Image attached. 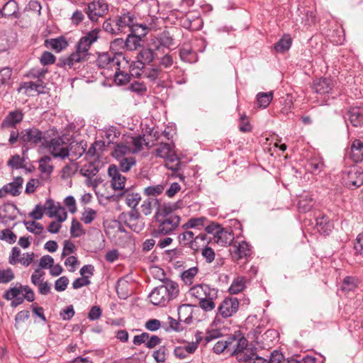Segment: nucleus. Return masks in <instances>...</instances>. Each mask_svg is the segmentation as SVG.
<instances>
[{"instance_id":"nucleus-49","label":"nucleus","mask_w":363,"mask_h":363,"mask_svg":"<svg viewBox=\"0 0 363 363\" xmlns=\"http://www.w3.org/2000/svg\"><path fill=\"white\" fill-rule=\"evenodd\" d=\"M357 281L355 278L347 277L344 279L341 286V290L345 292H348L354 290L357 287Z\"/></svg>"},{"instance_id":"nucleus-63","label":"nucleus","mask_w":363,"mask_h":363,"mask_svg":"<svg viewBox=\"0 0 363 363\" xmlns=\"http://www.w3.org/2000/svg\"><path fill=\"white\" fill-rule=\"evenodd\" d=\"M172 208L170 205H162L159 207L157 212L155 215L156 219H160V218H164L172 214Z\"/></svg>"},{"instance_id":"nucleus-23","label":"nucleus","mask_w":363,"mask_h":363,"mask_svg":"<svg viewBox=\"0 0 363 363\" xmlns=\"http://www.w3.org/2000/svg\"><path fill=\"white\" fill-rule=\"evenodd\" d=\"M348 114L350 123L353 126L359 127L363 124V108H352L348 111Z\"/></svg>"},{"instance_id":"nucleus-21","label":"nucleus","mask_w":363,"mask_h":363,"mask_svg":"<svg viewBox=\"0 0 363 363\" xmlns=\"http://www.w3.org/2000/svg\"><path fill=\"white\" fill-rule=\"evenodd\" d=\"M332 83L330 79L321 78L313 84V89L316 93L320 94H328L332 90Z\"/></svg>"},{"instance_id":"nucleus-37","label":"nucleus","mask_w":363,"mask_h":363,"mask_svg":"<svg viewBox=\"0 0 363 363\" xmlns=\"http://www.w3.org/2000/svg\"><path fill=\"white\" fill-rule=\"evenodd\" d=\"M273 99V92H259L257 95V104L259 108H267Z\"/></svg>"},{"instance_id":"nucleus-61","label":"nucleus","mask_w":363,"mask_h":363,"mask_svg":"<svg viewBox=\"0 0 363 363\" xmlns=\"http://www.w3.org/2000/svg\"><path fill=\"white\" fill-rule=\"evenodd\" d=\"M12 70L9 67L2 68L0 70V85L9 84L11 77Z\"/></svg>"},{"instance_id":"nucleus-40","label":"nucleus","mask_w":363,"mask_h":363,"mask_svg":"<svg viewBox=\"0 0 363 363\" xmlns=\"http://www.w3.org/2000/svg\"><path fill=\"white\" fill-rule=\"evenodd\" d=\"M77 163L72 161L62 168L61 172V177L62 179L70 178L77 172Z\"/></svg>"},{"instance_id":"nucleus-9","label":"nucleus","mask_w":363,"mask_h":363,"mask_svg":"<svg viewBox=\"0 0 363 363\" xmlns=\"http://www.w3.org/2000/svg\"><path fill=\"white\" fill-rule=\"evenodd\" d=\"M108 175L110 177L111 186L115 191L125 190L126 178L118 169L116 164H111L108 168Z\"/></svg>"},{"instance_id":"nucleus-26","label":"nucleus","mask_w":363,"mask_h":363,"mask_svg":"<svg viewBox=\"0 0 363 363\" xmlns=\"http://www.w3.org/2000/svg\"><path fill=\"white\" fill-rule=\"evenodd\" d=\"M178 316L180 322L190 324L192 321V308L190 305L184 304L179 307Z\"/></svg>"},{"instance_id":"nucleus-28","label":"nucleus","mask_w":363,"mask_h":363,"mask_svg":"<svg viewBox=\"0 0 363 363\" xmlns=\"http://www.w3.org/2000/svg\"><path fill=\"white\" fill-rule=\"evenodd\" d=\"M116 160L118 163V165L117 166L118 169L123 172H129L130 169L136 164L135 157L133 155L116 159Z\"/></svg>"},{"instance_id":"nucleus-47","label":"nucleus","mask_w":363,"mask_h":363,"mask_svg":"<svg viewBox=\"0 0 363 363\" xmlns=\"http://www.w3.org/2000/svg\"><path fill=\"white\" fill-rule=\"evenodd\" d=\"M291 45V39L289 35H284L274 45V49L279 52H283L289 49Z\"/></svg>"},{"instance_id":"nucleus-13","label":"nucleus","mask_w":363,"mask_h":363,"mask_svg":"<svg viewBox=\"0 0 363 363\" xmlns=\"http://www.w3.org/2000/svg\"><path fill=\"white\" fill-rule=\"evenodd\" d=\"M236 359L243 363H267V359L258 356L256 354V348L249 347L243 350L242 353L238 354Z\"/></svg>"},{"instance_id":"nucleus-10","label":"nucleus","mask_w":363,"mask_h":363,"mask_svg":"<svg viewBox=\"0 0 363 363\" xmlns=\"http://www.w3.org/2000/svg\"><path fill=\"white\" fill-rule=\"evenodd\" d=\"M96 63L99 67L110 69L112 72L119 70L121 65L119 57L108 54V52L99 54L96 60Z\"/></svg>"},{"instance_id":"nucleus-50","label":"nucleus","mask_w":363,"mask_h":363,"mask_svg":"<svg viewBox=\"0 0 363 363\" xmlns=\"http://www.w3.org/2000/svg\"><path fill=\"white\" fill-rule=\"evenodd\" d=\"M96 216V212L92 208H85L82 213L81 220L86 225L91 223Z\"/></svg>"},{"instance_id":"nucleus-4","label":"nucleus","mask_w":363,"mask_h":363,"mask_svg":"<svg viewBox=\"0 0 363 363\" xmlns=\"http://www.w3.org/2000/svg\"><path fill=\"white\" fill-rule=\"evenodd\" d=\"M45 214L54 220L48 227H60V225L67 218V213L65 207L59 202L49 199L45 202Z\"/></svg>"},{"instance_id":"nucleus-22","label":"nucleus","mask_w":363,"mask_h":363,"mask_svg":"<svg viewBox=\"0 0 363 363\" xmlns=\"http://www.w3.org/2000/svg\"><path fill=\"white\" fill-rule=\"evenodd\" d=\"M235 341V337L233 335L228 337L227 340H219L215 344L213 348V352L216 354H220L225 350L230 352L231 345L234 343Z\"/></svg>"},{"instance_id":"nucleus-36","label":"nucleus","mask_w":363,"mask_h":363,"mask_svg":"<svg viewBox=\"0 0 363 363\" xmlns=\"http://www.w3.org/2000/svg\"><path fill=\"white\" fill-rule=\"evenodd\" d=\"M51 158L44 156L39 160V170L48 177L53 171V166L50 164Z\"/></svg>"},{"instance_id":"nucleus-8","label":"nucleus","mask_w":363,"mask_h":363,"mask_svg":"<svg viewBox=\"0 0 363 363\" xmlns=\"http://www.w3.org/2000/svg\"><path fill=\"white\" fill-rule=\"evenodd\" d=\"M201 337H196V341L186 342L184 341L179 345L176 346L174 350V356L179 359H187L189 356L194 354L198 349Z\"/></svg>"},{"instance_id":"nucleus-2","label":"nucleus","mask_w":363,"mask_h":363,"mask_svg":"<svg viewBox=\"0 0 363 363\" xmlns=\"http://www.w3.org/2000/svg\"><path fill=\"white\" fill-rule=\"evenodd\" d=\"M179 292V285L167 280L162 284L155 287L149 294L150 301L155 306H166L171 300L175 298Z\"/></svg>"},{"instance_id":"nucleus-35","label":"nucleus","mask_w":363,"mask_h":363,"mask_svg":"<svg viewBox=\"0 0 363 363\" xmlns=\"http://www.w3.org/2000/svg\"><path fill=\"white\" fill-rule=\"evenodd\" d=\"M206 219L203 217L198 218H191L187 223L184 224L182 227H199V226H205V227H220V225L218 223H206Z\"/></svg>"},{"instance_id":"nucleus-25","label":"nucleus","mask_w":363,"mask_h":363,"mask_svg":"<svg viewBox=\"0 0 363 363\" xmlns=\"http://www.w3.org/2000/svg\"><path fill=\"white\" fill-rule=\"evenodd\" d=\"M314 201L311 196L308 194L299 196L298 201V209L301 213H306L313 208Z\"/></svg>"},{"instance_id":"nucleus-27","label":"nucleus","mask_w":363,"mask_h":363,"mask_svg":"<svg viewBox=\"0 0 363 363\" xmlns=\"http://www.w3.org/2000/svg\"><path fill=\"white\" fill-rule=\"evenodd\" d=\"M17 208L15 205L6 203L0 207V216L2 219L13 220L16 218Z\"/></svg>"},{"instance_id":"nucleus-41","label":"nucleus","mask_w":363,"mask_h":363,"mask_svg":"<svg viewBox=\"0 0 363 363\" xmlns=\"http://www.w3.org/2000/svg\"><path fill=\"white\" fill-rule=\"evenodd\" d=\"M198 273L197 267H191L182 272L181 277L182 281L186 285H191L193 283L194 279Z\"/></svg>"},{"instance_id":"nucleus-62","label":"nucleus","mask_w":363,"mask_h":363,"mask_svg":"<svg viewBox=\"0 0 363 363\" xmlns=\"http://www.w3.org/2000/svg\"><path fill=\"white\" fill-rule=\"evenodd\" d=\"M114 81L117 84L122 85L127 83L129 81V76L128 74L117 70L113 72Z\"/></svg>"},{"instance_id":"nucleus-20","label":"nucleus","mask_w":363,"mask_h":363,"mask_svg":"<svg viewBox=\"0 0 363 363\" xmlns=\"http://www.w3.org/2000/svg\"><path fill=\"white\" fill-rule=\"evenodd\" d=\"M216 232L215 238L217 242L223 245H232L234 240V235L231 228H219Z\"/></svg>"},{"instance_id":"nucleus-58","label":"nucleus","mask_w":363,"mask_h":363,"mask_svg":"<svg viewBox=\"0 0 363 363\" xmlns=\"http://www.w3.org/2000/svg\"><path fill=\"white\" fill-rule=\"evenodd\" d=\"M167 353V348L164 346H162L153 352L152 357L157 362H164L166 360Z\"/></svg>"},{"instance_id":"nucleus-14","label":"nucleus","mask_w":363,"mask_h":363,"mask_svg":"<svg viewBox=\"0 0 363 363\" xmlns=\"http://www.w3.org/2000/svg\"><path fill=\"white\" fill-rule=\"evenodd\" d=\"M42 133L35 128L23 130L20 135V141L25 144L35 145L42 140Z\"/></svg>"},{"instance_id":"nucleus-43","label":"nucleus","mask_w":363,"mask_h":363,"mask_svg":"<svg viewBox=\"0 0 363 363\" xmlns=\"http://www.w3.org/2000/svg\"><path fill=\"white\" fill-rule=\"evenodd\" d=\"M165 166L169 169L172 171H177L180 168V160L175 154V152L165 160Z\"/></svg>"},{"instance_id":"nucleus-60","label":"nucleus","mask_w":363,"mask_h":363,"mask_svg":"<svg viewBox=\"0 0 363 363\" xmlns=\"http://www.w3.org/2000/svg\"><path fill=\"white\" fill-rule=\"evenodd\" d=\"M164 186L162 185H155L147 186L145 189L144 193L147 196H157L162 193Z\"/></svg>"},{"instance_id":"nucleus-12","label":"nucleus","mask_w":363,"mask_h":363,"mask_svg":"<svg viewBox=\"0 0 363 363\" xmlns=\"http://www.w3.org/2000/svg\"><path fill=\"white\" fill-rule=\"evenodd\" d=\"M239 301L236 298H226L218 306V313L223 318L233 315L238 310Z\"/></svg>"},{"instance_id":"nucleus-64","label":"nucleus","mask_w":363,"mask_h":363,"mask_svg":"<svg viewBox=\"0 0 363 363\" xmlns=\"http://www.w3.org/2000/svg\"><path fill=\"white\" fill-rule=\"evenodd\" d=\"M68 284V278L65 276L61 277L55 281V289L57 291H63L67 289Z\"/></svg>"},{"instance_id":"nucleus-1","label":"nucleus","mask_w":363,"mask_h":363,"mask_svg":"<svg viewBox=\"0 0 363 363\" xmlns=\"http://www.w3.org/2000/svg\"><path fill=\"white\" fill-rule=\"evenodd\" d=\"M99 30L94 29L82 37L76 45V50L69 57L61 58L59 66L66 69L72 68L76 63L82 62L87 60L89 55V50L91 45L99 38Z\"/></svg>"},{"instance_id":"nucleus-53","label":"nucleus","mask_w":363,"mask_h":363,"mask_svg":"<svg viewBox=\"0 0 363 363\" xmlns=\"http://www.w3.org/2000/svg\"><path fill=\"white\" fill-rule=\"evenodd\" d=\"M14 279L11 269H0V284H6Z\"/></svg>"},{"instance_id":"nucleus-7","label":"nucleus","mask_w":363,"mask_h":363,"mask_svg":"<svg viewBox=\"0 0 363 363\" xmlns=\"http://www.w3.org/2000/svg\"><path fill=\"white\" fill-rule=\"evenodd\" d=\"M108 11V5L104 0L94 1L89 4L86 13L91 21H97L99 17Z\"/></svg>"},{"instance_id":"nucleus-54","label":"nucleus","mask_w":363,"mask_h":363,"mask_svg":"<svg viewBox=\"0 0 363 363\" xmlns=\"http://www.w3.org/2000/svg\"><path fill=\"white\" fill-rule=\"evenodd\" d=\"M44 213H45V204L43 206L36 205L33 210L29 213L28 216L33 220H39L43 218Z\"/></svg>"},{"instance_id":"nucleus-11","label":"nucleus","mask_w":363,"mask_h":363,"mask_svg":"<svg viewBox=\"0 0 363 363\" xmlns=\"http://www.w3.org/2000/svg\"><path fill=\"white\" fill-rule=\"evenodd\" d=\"M47 147L55 157L65 159V157H69L68 149L62 139L60 138L50 140Z\"/></svg>"},{"instance_id":"nucleus-3","label":"nucleus","mask_w":363,"mask_h":363,"mask_svg":"<svg viewBox=\"0 0 363 363\" xmlns=\"http://www.w3.org/2000/svg\"><path fill=\"white\" fill-rule=\"evenodd\" d=\"M143 145L148 146L144 137L140 135L136 137L128 136L125 140L115 145L111 155L113 158L120 159L131 156L142 150Z\"/></svg>"},{"instance_id":"nucleus-15","label":"nucleus","mask_w":363,"mask_h":363,"mask_svg":"<svg viewBox=\"0 0 363 363\" xmlns=\"http://www.w3.org/2000/svg\"><path fill=\"white\" fill-rule=\"evenodd\" d=\"M141 32H139L137 30V32H131L130 34L128 35L126 40H125V46L129 50H135L138 48L142 46V36H145L146 35L145 29L146 27L142 26Z\"/></svg>"},{"instance_id":"nucleus-16","label":"nucleus","mask_w":363,"mask_h":363,"mask_svg":"<svg viewBox=\"0 0 363 363\" xmlns=\"http://www.w3.org/2000/svg\"><path fill=\"white\" fill-rule=\"evenodd\" d=\"M232 257L234 260L238 261L242 258H247L250 255V249L248 244L245 242H235L230 250Z\"/></svg>"},{"instance_id":"nucleus-6","label":"nucleus","mask_w":363,"mask_h":363,"mask_svg":"<svg viewBox=\"0 0 363 363\" xmlns=\"http://www.w3.org/2000/svg\"><path fill=\"white\" fill-rule=\"evenodd\" d=\"M135 21L136 19L134 15L130 13H124L118 16L116 20V27L118 30V34L119 33H125L126 29L130 32L136 33L137 30L142 28L143 25L136 23Z\"/></svg>"},{"instance_id":"nucleus-44","label":"nucleus","mask_w":363,"mask_h":363,"mask_svg":"<svg viewBox=\"0 0 363 363\" xmlns=\"http://www.w3.org/2000/svg\"><path fill=\"white\" fill-rule=\"evenodd\" d=\"M280 104L283 106L281 108V112L284 115H287L293 108L294 101L292 96L286 94L285 96L281 97L280 99Z\"/></svg>"},{"instance_id":"nucleus-57","label":"nucleus","mask_w":363,"mask_h":363,"mask_svg":"<svg viewBox=\"0 0 363 363\" xmlns=\"http://www.w3.org/2000/svg\"><path fill=\"white\" fill-rule=\"evenodd\" d=\"M44 274L45 273L42 271H40V269H36L34 272L32 274L30 277L31 283L35 285V286H38L40 284L43 283L44 281Z\"/></svg>"},{"instance_id":"nucleus-52","label":"nucleus","mask_w":363,"mask_h":363,"mask_svg":"<svg viewBox=\"0 0 363 363\" xmlns=\"http://www.w3.org/2000/svg\"><path fill=\"white\" fill-rule=\"evenodd\" d=\"M0 239L11 244L16 242V236L10 228H5L0 232Z\"/></svg>"},{"instance_id":"nucleus-32","label":"nucleus","mask_w":363,"mask_h":363,"mask_svg":"<svg viewBox=\"0 0 363 363\" xmlns=\"http://www.w3.org/2000/svg\"><path fill=\"white\" fill-rule=\"evenodd\" d=\"M138 63L142 65L150 64L155 58L153 51L149 48H143L138 54Z\"/></svg>"},{"instance_id":"nucleus-38","label":"nucleus","mask_w":363,"mask_h":363,"mask_svg":"<svg viewBox=\"0 0 363 363\" xmlns=\"http://www.w3.org/2000/svg\"><path fill=\"white\" fill-rule=\"evenodd\" d=\"M245 288V279L242 277L235 278L231 284L229 291L231 294L241 292Z\"/></svg>"},{"instance_id":"nucleus-18","label":"nucleus","mask_w":363,"mask_h":363,"mask_svg":"<svg viewBox=\"0 0 363 363\" xmlns=\"http://www.w3.org/2000/svg\"><path fill=\"white\" fill-rule=\"evenodd\" d=\"M119 196L123 198L127 206L133 210H135L139 202L141 201V196L140 193L134 191L132 189H125L119 194Z\"/></svg>"},{"instance_id":"nucleus-56","label":"nucleus","mask_w":363,"mask_h":363,"mask_svg":"<svg viewBox=\"0 0 363 363\" xmlns=\"http://www.w3.org/2000/svg\"><path fill=\"white\" fill-rule=\"evenodd\" d=\"M21 286L20 285L18 286H14L12 288H10L7 291H5L3 297L6 300H11L13 298H17L18 296L22 293V289Z\"/></svg>"},{"instance_id":"nucleus-34","label":"nucleus","mask_w":363,"mask_h":363,"mask_svg":"<svg viewBox=\"0 0 363 363\" xmlns=\"http://www.w3.org/2000/svg\"><path fill=\"white\" fill-rule=\"evenodd\" d=\"M85 147L82 143H72L70 144L69 151V156L71 157L72 160H75L79 158L84 152Z\"/></svg>"},{"instance_id":"nucleus-45","label":"nucleus","mask_w":363,"mask_h":363,"mask_svg":"<svg viewBox=\"0 0 363 363\" xmlns=\"http://www.w3.org/2000/svg\"><path fill=\"white\" fill-rule=\"evenodd\" d=\"M162 225H171V227H177L179 224L180 218L177 215L170 214L169 216L157 219Z\"/></svg>"},{"instance_id":"nucleus-48","label":"nucleus","mask_w":363,"mask_h":363,"mask_svg":"<svg viewBox=\"0 0 363 363\" xmlns=\"http://www.w3.org/2000/svg\"><path fill=\"white\" fill-rule=\"evenodd\" d=\"M217 298L218 295L213 296V295L211 294V297L208 298V299L200 300L199 306L205 311H211L216 308L215 301Z\"/></svg>"},{"instance_id":"nucleus-30","label":"nucleus","mask_w":363,"mask_h":363,"mask_svg":"<svg viewBox=\"0 0 363 363\" xmlns=\"http://www.w3.org/2000/svg\"><path fill=\"white\" fill-rule=\"evenodd\" d=\"M248 341L245 337H241L240 339H237L235 337V341L234 343L231 345V350L230 354L231 355L235 357V358L238 357V354L242 353L243 350H245V349L248 348Z\"/></svg>"},{"instance_id":"nucleus-39","label":"nucleus","mask_w":363,"mask_h":363,"mask_svg":"<svg viewBox=\"0 0 363 363\" xmlns=\"http://www.w3.org/2000/svg\"><path fill=\"white\" fill-rule=\"evenodd\" d=\"M129 238V234L125 228H117L113 235V240L117 245H123Z\"/></svg>"},{"instance_id":"nucleus-42","label":"nucleus","mask_w":363,"mask_h":363,"mask_svg":"<svg viewBox=\"0 0 363 363\" xmlns=\"http://www.w3.org/2000/svg\"><path fill=\"white\" fill-rule=\"evenodd\" d=\"M17 3L14 0H10L6 2L2 9V16L9 17L13 16L17 11Z\"/></svg>"},{"instance_id":"nucleus-59","label":"nucleus","mask_w":363,"mask_h":363,"mask_svg":"<svg viewBox=\"0 0 363 363\" xmlns=\"http://www.w3.org/2000/svg\"><path fill=\"white\" fill-rule=\"evenodd\" d=\"M64 205L69 213L74 214L77 212V203L75 199L72 196H68L64 199Z\"/></svg>"},{"instance_id":"nucleus-55","label":"nucleus","mask_w":363,"mask_h":363,"mask_svg":"<svg viewBox=\"0 0 363 363\" xmlns=\"http://www.w3.org/2000/svg\"><path fill=\"white\" fill-rule=\"evenodd\" d=\"M309 164L311 166V171L313 174H317L321 172L325 167L323 161L322 160V159L319 158L312 159L310 161Z\"/></svg>"},{"instance_id":"nucleus-51","label":"nucleus","mask_w":363,"mask_h":363,"mask_svg":"<svg viewBox=\"0 0 363 363\" xmlns=\"http://www.w3.org/2000/svg\"><path fill=\"white\" fill-rule=\"evenodd\" d=\"M158 201L156 199L148 198L145 199L141 204V211L145 215H150L152 213L153 204L157 203Z\"/></svg>"},{"instance_id":"nucleus-31","label":"nucleus","mask_w":363,"mask_h":363,"mask_svg":"<svg viewBox=\"0 0 363 363\" xmlns=\"http://www.w3.org/2000/svg\"><path fill=\"white\" fill-rule=\"evenodd\" d=\"M98 172L99 169L93 161L85 163L80 169V174L88 179L95 176Z\"/></svg>"},{"instance_id":"nucleus-46","label":"nucleus","mask_w":363,"mask_h":363,"mask_svg":"<svg viewBox=\"0 0 363 363\" xmlns=\"http://www.w3.org/2000/svg\"><path fill=\"white\" fill-rule=\"evenodd\" d=\"M204 290L208 291V285L207 284H198L192 286L189 290V294L191 296L196 298L199 301L202 298Z\"/></svg>"},{"instance_id":"nucleus-33","label":"nucleus","mask_w":363,"mask_h":363,"mask_svg":"<svg viewBox=\"0 0 363 363\" xmlns=\"http://www.w3.org/2000/svg\"><path fill=\"white\" fill-rule=\"evenodd\" d=\"M175 152L174 148L169 143H161L155 149V155L157 157L166 159Z\"/></svg>"},{"instance_id":"nucleus-5","label":"nucleus","mask_w":363,"mask_h":363,"mask_svg":"<svg viewBox=\"0 0 363 363\" xmlns=\"http://www.w3.org/2000/svg\"><path fill=\"white\" fill-rule=\"evenodd\" d=\"M342 182L350 189H357L363 184V171L360 167H351L342 172Z\"/></svg>"},{"instance_id":"nucleus-24","label":"nucleus","mask_w":363,"mask_h":363,"mask_svg":"<svg viewBox=\"0 0 363 363\" xmlns=\"http://www.w3.org/2000/svg\"><path fill=\"white\" fill-rule=\"evenodd\" d=\"M23 184V179L21 177H16L13 182L5 185L8 194L13 196H18Z\"/></svg>"},{"instance_id":"nucleus-17","label":"nucleus","mask_w":363,"mask_h":363,"mask_svg":"<svg viewBox=\"0 0 363 363\" xmlns=\"http://www.w3.org/2000/svg\"><path fill=\"white\" fill-rule=\"evenodd\" d=\"M23 118V113L21 110L10 111L2 121L3 128H14L16 124L20 123Z\"/></svg>"},{"instance_id":"nucleus-19","label":"nucleus","mask_w":363,"mask_h":363,"mask_svg":"<svg viewBox=\"0 0 363 363\" xmlns=\"http://www.w3.org/2000/svg\"><path fill=\"white\" fill-rule=\"evenodd\" d=\"M347 155L354 162H362L363 160V143L360 140H354Z\"/></svg>"},{"instance_id":"nucleus-29","label":"nucleus","mask_w":363,"mask_h":363,"mask_svg":"<svg viewBox=\"0 0 363 363\" xmlns=\"http://www.w3.org/2000/svg\"><path fill=\"white\" fill-rule=\"evenodd\" d=\"M46 45L50 47L56 52H60L65 49L68 43L64 37H59L57 38H52L45 41Z\"/></svg>"}]
</instances>
